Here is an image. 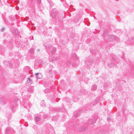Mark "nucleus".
<instances>
[{
    "label": "nucleus",
    "instance_id": "1",
    "mask_svg": "<svg viewBox=\"0 0 134 134\" xmlns=\"http://www.w3.org/2000/svg\"><path fill=\"white\" fill-rule=\"evenodd\" d=\"M103 33V37L109 41H113L114 40H115L117 38L114 35H108L106 30H104Z\"/></svg>",
    "mask_w": 134,
    "mask_h": 134
},
{
    "label": "nucleus",
    "instance_id": "2",
    "mask_svg": "<svg viewBox=\"0 0 134 134\" xmlns=\"http://www.w3.org/2000/svg\"><path fill=\"white\" fill-rule=\"evenodd\" d=\"M86 65L88 67L91 66L93 63V61L92 59L88 58L85 62Z\"/></svg>",
    "mask_w": 134,
    "mask_h": 134
},
{
    "label": "nucleus",
    "instance_id": "3",
    "mask_svg": "<svg viewBox=\"0 0 134 134\" xmlns=\"http://www.w3.org/2000/svg\"><path fill=\"white\" fill-rule=\"evenodd\" d=\"M56 9H53L50 12V16L53 19L55 18V15L56 14Z\"/></svg>",
    "mask_w": 134,
    "mask_h": 134
},
{
    "label": "nucleus",
    "instance_id": "4",
    "mask_svg": "<svg viewBox=\"0 0 134 134\" xmlns=\"http://www.w3.org/2000/svg\"><path fill=\"white\" fill-rule=\"evenodd\" d=\"M11 29L12 32L16 36L19 35V32L17 29L14 27H12Z\"/></svg>",
    "mask_w": 134,
    "mask_h": 134
},
{
    "label": "nucleus",
    "instance_id": "5",
    "mask_svg": "<svg viewBox=\"0 0 134 134\" xmlns=\"http://www.w3.org/2000/svg\"><path fill=\"white\" fill-rule=\"evenodd\" d=\"M41 120L40 117L38 116H36L35 117L34 120H35L36 124L38 125H40L41 123H40L39 122Z\"/></svg>",
    "mask_w": 134,
    "mask_h": 134
},
{
    "label": "nucleus",
    "instance_id": "6",
    "mask_svg": "<svg viewBox=\"0 0 134 134\" xmlns=\"http://www.w3.org/2000/svg\"><path fill=\"white\" fill-rule=\"evenodd\" d=\"M96 119L95 118L90 119L87 122V124H94L96 122Z\"/></svg>",
    "mask_w": 134,
    "mask_h": 134
},
{
    "label": "nucleus",
    "instance_id": "7",
    "mask_svg": "<svg viewBox=\"0 0 134 134\" xmlns=\"http://www.w3.org/2000/svg\"><path fill=\"white\" fill-rule=\"evenodd\" d=\"M13 130L10 127H8L6 129V134H8L9 133L12 132L13 131Z\"/></svg>",
    "mask_w": 134,
    "mask_h": 134
},
{
    "label": "nucleus",
    "instance_id": "8",
    "mask_svg": "<svg viewBox=\"0 0 134 134\" xmlns=\"http://www.w3.org/2000/svg\"><path fill=\"white\" fill-rule=\"evenodd\" d=\"M36 76L37 79H41L42 75L41 74L37 73L36 74Z\"/></svg>",
    "mask_w": 134,
    "mask_h": 134
},
{
    "label": "nucleus",
    "instance_id": "9",
    "mask_svg": "<svg viewBox=\"0 0 134 134\" xmlns=\"http://www.w3.org/2000/svg\"><path fill=\"white\" fill-rule=\"evenodd\" d=\"M27 83L28 84V85H29L32 83L33 81L30 79L28 78L27 81Z\"/></svg>",
    "mask_w": 134,
    "mask_h": 134
},
{
    "label": "nucleus",
    "instance_id": "10",
    "mask_svg": "<svg viewBox=\"0 0 134 134\" xmlns=\"http://www.w3.org/2000/svg\"><path fill=\"white\" fill-rule=\"evenodd\" d=\"M45 46L46 48V50L47 51L48 53L49 52V49L51 47V46H50L49 44H48V45H46V44H45Z\"/></svg>",
    "mask_w": 134,
    "mask_h": 134
},
{
    "label": "nucleus",
    "instance_id": "11",
    "mask_svg": "<svg viewBox=\"0 0 134 134\" xmlns=\"http://www.w3.org/2000/svg\"><path fill=\"white\" fill-rule=\"evenodd\" d=\"M85 129V127H80L79 130V132H83L84 131V129Z\"/></svg>",
    "mask_w": 134,
    "mask_h": 134
},
{
    "label": "nucleus",
    "instance_id": "12",
    "mask_svg": "<svg viewBox=\"0 0 134 134\" xmlns=\"http://www.w3.org/2000/svg\"><path fill=\"white\" fill-rule=\"evenodd\" d=\"M24 107L27 109H29L30 108V106L28 105H27L26 103L24 104Z\"/></svg>",
    "mask_w": 134,
    "mask_h": 134
},
{
    "label": "nucleus",
    "instance_id": "13",
    "mask_svg": "<svg viewBox=\"0 0 134 134\" xmlns=\"http://www.w3.org/2000/svg\"><path fill=\"white\" fill-rule=\"evenodd\" d=\"M97 87L96 85H94L92 86L91 89L93 90H95L97 88Z\"/></svg>",
    "mask_w": 134,
    "mask_h": 134
},
{
    "label": "nucleus",
    "instance_id": "14",
    "mask_svg": "<svg viewBox=\"0 0 134 134\" xmlns=\"http://www.w3.org/2000/svg\"><path fill=\"white\" fill-rule=\"evenodd\" d=\"M77 61H78V62H78V63H77L76 64L75 62H74L72 64L73 66H74L75 67H76V66H77L79 65V61L77 60Z\"/></svg>",
    "mask_w": 134,
    "mask_h": 134
},
{
    "label": "nucleus",
    "instance_id": "15",
    "mask_svg": "<svg viewBox=\"0 0 134 134\" xmlns=\"http://www.w3.org/2000/svg\"><path fill=\"white\" fill-rule=\"evenodd\" d=\"M47 1L50 4V6H52L53 5V4L52 3L51 0H47Z\"/></svg>",
    "mask_w": 134,
    "mask_h": 134
},
{
    "label": "nucleus",
    "instance_id": "16",
    "mask_svg": "<svg viewBox=\"0 0 134 134\" xmlns=\"http://www.w3.org/2000/svg\"><path fill=\"white\" fill-rule=\"evenodd\" d=\"M34 90L33 87L30 88L29 89V91L31 92H32Z\"/></svg>",
    "mask_w": 134,
    "mask_h": 134
},
{
    "label": "nucleus",
    "instance_id": "17",
    "mask_svg": "<svg viewBox=\"0 0 134 134\" xmlns=\"http://www.w3.org/2000/svg\"><path fill=\"white\" fill-rule=\"evenodd\" d=\"M34 51V49L33 48H31L29 50L31 54H32Z\"/></svg>",
    "mask_w": 134,
    "mask_h": 134
},
{
    "label": "nucleus",
    "instance_id": "18",
    "mask_svg": "<svg viewBox=\"0 0 134 134\" xmlns=\"http://www.w3.org/2000/svg\"><path fill=\"white\" fill-rule=\"evenodd\" d=\"M56 49L55 48H53L51 52L53 54L54 53V52L56 51Z\"/></svg>",
    "mask_w": 134,
    "mask_h": 134
},
{
    "label": "nucleus",
    "instance_id": "19",
    "mask_svg": "<svg viewBox=\"0 0 134 134\" xmlns=\"http://www.w3.org/2000/svg\"><path fill=\"white\" fill-rule=\"evenodd\" d=\"M57 119H58V118L56 116H54L53 117V118L52 119V120H53L55 121L56 120H57Z\"/></svg>",
    "mask_w": 134,
    "mask_h": 134
},
{
    "label": "nucleus",
    "instance_id": "20",
    "mask_svg": "<svg viewBox=\"0 0 134 134\" xmlns=\"http://www.w3.org/2000/svg\"><path fill=\"white\" fill-rule=\"evenodd\" d=\"M2 48H3V47H0V53L2 52V51H3V49H2Z\"/></svg>",
    "mask_w": 134,
    "mask_h": 134
},
{
    "label": "nucleus",
    "instance_id": "21",
    "mask_svg": "<svg viewBox=\"0 0 134 134\" xmlns=\"http://www.w3.org/2000/svg\"><path fill=\"white\" fill-rule=\"evenodd\" d=\"M72 56H73V57H75V58H76V57L77 56L76 55V54H73V55H72ZM73 59H74V58L73 57Z\"/></svg>",
    "mask_w": 134,
    "mask_h": 134
},
{
    "label": "nucleus",
    "instance_id": "22",
    "mask_svg": "<svg viewBox=\"0 0 134 134\" xmlns=\"http://www.w3.org/2000/svg\"><path fill=\"white\" fill-rule=\"evenodd\" d=\"M109 65L110 67H112L114 65V64H113L111 63Z\"/></svg>",
    "mask_w": 134,
    "mask_h": 134
},
{
    "label": "nucleus",
    "instance_id": "23",
    "mask_svg": "<svg viewBox=\"0 0 134 134\" xmlns=\"http://www.w3.org/2000/svg\"><path fill=\"white\" fill-rule=\"evenodd\" d=\"M113 60H116V58L115 57H113L112 58Z\"/></svg>",
    "mask_w": 134,
    "mask_h": 134
},
{
    "label": "nucleus",
    "instance_id": "24",
    "mask_svg": "<svg viewBox=\"0 0 134 134\" xmlns=\"http://www.w3.org/2000/svg\"><path fill=\"white\" fill-rule=\"evenodd\" d=\"M66 101L68 102H69L70 101V99H68L67 100H66Z\"/></svg>",
    "mask_w": 134,
    "mask_h": 134
},
{
    "label": "nucleus",
    "instance_id": "25",
    "mask_svg": "<svg viewBox=\"0 0 134 134\" xmlns=\"http://www.w3.org/2000/svg\"><path fill=\"white\" fill-rule=\"evenodd\" d=\"M110 117H108L107 118V120L108 121L110 120Z\"/></svg>",
    "mask_w": 134,
    "mask_h": 134
},
{
    "label": "nucleus",
    "instance_id": "26",
    "mask_svg": "<svg viewBox=\"0 0 134 134\" xmlns=\"http://www.w3.org/2000/svg\"><path fill=\"white\" fill-rule=\"evenodd\" d=\"M76 112L75 113V114H77V115H79V113H76Z\"/></svg>",
    "mask_w": 134,
    "mask_h": 134
},
{
    "label": "nucleus",
    "instance_id": "27",
    "mask_svg": "<svg viewBox=\"0 0 134 134\" xmlns=\"http://www.w3.org/2000/svg\"><path fill=\"white\" fill-rule=\"evenodd\" d=\"M37 51L38 52H40V50L39 49H37Z\"/></svg>",
    "mask_w": 134,
    "mask_h": 134
},
{
    "label": "nucleus",
    "instance_id": "28",
    "mask_svg": "<svg viewBox=\"0 0 134 134\" xmlns=\"http://www.w3.org/2000/svg\"><path fill=\"white\" fill-rule=\"evenodd\" d=\"M57 57L55 59H54L53 57V58L52 59L53 60H55L57 59Z\"/></svg>",
    "mask_w": 134,
    "mask_h": 134
},
{
    "label": "nucleus",
    "instance_id": "29",
    "mask_svg": "<svg viewBox=\"0 0 134 134\" xmlns=\"http://www.w3.org/2000/svg\"><path fill=\"white\" fill-rule=\"evenodd\" d=\"M47 90H47V89H46V90H45V92L46 93H47Z\"/></svg>",
    "mask_w": 134,
    "mask_h": 134
},
{
    "label": "nucleus",
    "instance_id": "30",
    "mask_svg": "<svg viewBox=\"0 0 134 134\" xmlns=\"http://www.w3.org/2000/svg\"><path fill=\"white\" fill-rule=\"evenodd\" d=\"M73 101H74V102H76V101H77V100H74V99H73Z\"/></svg>",
    "mask_w": 134,
    "mask_h": 134
},
{
    "label": "nucleus",
    "instance_id": "31",
    "mask_svg": "<svg viewBox=\"0 0 134 134\" xmlns=\"http://www.w3.org/2000/svg\"><path fill=\"white\" fill-rule=\"evenodd\" d=\"M91 53H93V50H91Z\"/></svg>",
    "mask_w": 134,
    "mask_h": 134
},
{
    "label": "nucleus",
    "instance_id": "32",
    "mask_svg": "<svg viewBox=\"0 0 134 134\" xmlns=\"http://www.w3.org/2000/svg\"><path fill=\"white\" fill-rule=\"evenodd\" d=\"M4 30V28H2L1 30V31H2Z\"/></svg>",
    "mask_w": 134,
    "mask_h": 134
},
{
    "label": "nucleus",
    "instance_id": "33",
    "mask_svg": "<svg viewBox=\"0 0 134 134\" xmlns=\"http://www.w3.org/2000/svg\"><path fill=\"white\" fill-rule=\"evenodd\" d=\"M96 103L95 104H93V105H96Z\"/></svg>",
    "mask_w": 134,
    "mask_h": 134
},
{
    "label": "nucleus",
    "instance_id": "34",
    "mask_svg": "<svg viewBox=\"0 0 134 134\" xmlns=\"http://www.w3.org/2000/svg\"><path fill=\"white\" fill-rule=\"evenodd\" d=\"M44 134H49V133H45Z\"/></svg>",
    "mask_w": 134,
    "mask_h": 134
},
{
    "label": "nucleus",
    "instance_id": "35",
    "mask_svg": "<svg viewBox=\"0 0 134 134\" xmlns=\"http://www.w3.org/2000/svg\"><path fill=\"white\" fill-rule=\"evenodd\" d=\"M16 10H18V9H17V7H16Z\"/></svg>",
    "mask_w": 134,
    "mask_h": 134
},
{
    "label": "nucleus",
    "instance_id": "36",
    "mask_svg": "<svg viewBox=\"0 0 134 134\" xmlns=\"http://www.w3.org/2000/svg\"><path fill=\"white\" fill-rule=\"evenodd\" d=\"M17 46L18 47H20V46Z\"/></svg>",
    "mask_w": 134,
    "mask_h": 134
},
{
    "label": "nucleus",
    "instance_id": "37",
    "mask_svg": "<svg viewBox=\"0 0 134 134\" xmlns=\"http://www.w3.org/2000/svg\"><path fill=\"white\" fill-rule=\"evenodd\" d=\"M16 106V105H15V106H14V107H15V106Z\"/></svg>",
    "mask_w": 134,
    "mask_h": 134
},
{
    "label": "nucleus",
    "instance_id": "38",
    "mask_svg": "<svg viewBox=\"0 0 134 134\" xmlns=\"http://www.w3.org/2000/svg\"><path fill=\"white\" fill-rule=\"evenodd\" d=\"M75 116V118L77 117V116Z\"/></svg>",
    "mask_w": 134,
    "mask_h": 134
},
{
    "label": "nucleus",
    "instance_id": "39",
    "mask_svg": "<svg viewBox=\"0 0 134 134\" xmlns=\"http://www.w3.org/2000/svg\"><path fill=\"white\" fill-rule=\"evenodd\" d=\"M94 18H95V16H94Z\"/></svg>",
    "mask_w": 134,
    "mask_h": 134
},
{
    "label": "nucleus",
    "instance_id": "40",
    "mask_svg": "<svg viewBox=\"0 0 134 134\" xmlns=\"http://www.w3.org/2000/svg\"><path fill=\"white\" fill-rule=\"evenodd\" d=\"M35 126H36V125H35Z\"/></svg>",
    "mask_w": 134,
    "mask_h": 134
}]
</instances>
